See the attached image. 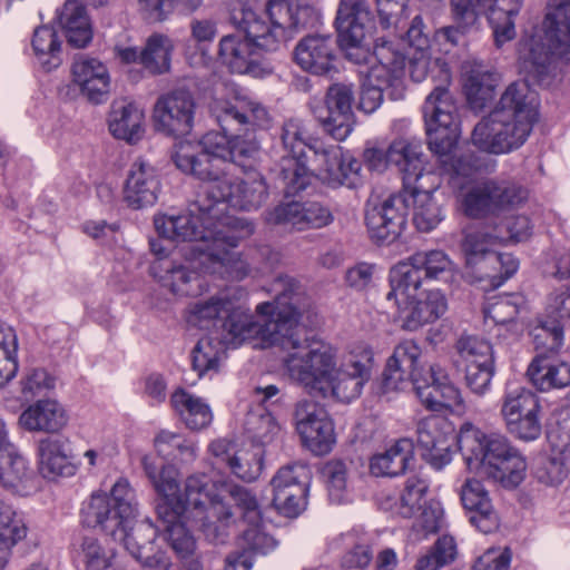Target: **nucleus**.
Masks as SVG:
<instances>
[{
  "instance_id": "f257e3e1",
  "label": "nucleus",
  "mask_w": 570,
  "mask_h": 570,
  "mask_svg": "<svg viewBox=\"0 0 570 570\" xmlns=\"http://www.w3.org/2000/svg\"><path fill=\"white\" fill-rule=\"evenodd\" d=\"M267 197L265 177L249 167L240 179L228 173L203 184L187 212L158 214L154 217V225L157 233L170 239L213 240L207 257L214 261L215 269L244 279L249 275V265L235 248L254 233V227L247 220L225 216L220 206L228 204L236 209L250 212L258 209Z\"/></svg>"
},
{
  "instance_id": "cd10ccee",
  "label": "nucleus",
  "mask_w": 570,
  "mask_h": 570,
  "mask_svg": "<svg viewBox=\"0 0 570 570\" xmlns=\"http://www.w3.org/2000/svg\"><path fill=\"white\" fill-rule=\"evenodd\" d=\"M336 41L328 35H307L294 49V60L304 70L323 76L334 69Z\"/></svg>"
},
{
  "instance_id": "393cba45",
  "label": "nucleus",
  "mask_w": 570,
  "mask_h": 570,
  "mask_svg": "<svg viewBox=\"0 0 570 570\" xmlns=\"http://www.w3.org/2000/svg\"><path fill=\"white\" fill-rule=\"evenodd\" d=\"M265 219L268 224L305 230L325 227L333 222L334 216L328 207L317 202H289L266 212Z\"/></svg>"
},
{
  "instance_id": "7c9ffc66",
  "label": "nucleus",
  "mask_w": 570,
  "mask_h": 570,
  "mask_svg": "<svg viewBox=\"0 0 570 570\" xmlns=\"http://www.w3.org/2000/svg\"><path fill=\"white\" fill-rule=\"evenodd\" d=\"M439 185L438 179L420 183L404 189L403 196L406 200V208L412 206L413 223L420 232H431L444 217L442 206L434 196Z\"/></svg>"
},
{
  "instance_id": "774afa93",
  "label": "nucleus",
  "mask_w": 570,
  "mask_h": 570,
  "mask_svg": "<svg viewBox=\"0 0 570 570\" xmlns=\"http://www.w3.org/2000/svg\"><path fill=\"white\" fill-rule=\"evenodd\" d=\"M81 551L86 570H112L115 553L112 549L102 547L97 539L85 538Z\"/></svg>"
},
{
  "instance_id": "6ab92c4d",
  "label": "nucleus",
  "mask_w": 570,
  "mask_h": 570,
  "mask_svg": "<svg viewBox=\"0 0 570 570\" xmlns=\"http://www.w3.org/2000/svg\"><path fill=\"white\" fill-rule=\"evenodd\" d=\"M281 139L289 153L281 163V178L286 194L294 195L304 190L311 183V174L302 161L305 147H311L312 137L301 119H288L282 127Z\"/></svg>"
},
{
  "instance_id": "79ce46f5",
  "label": "nucleus",
  "mask_w": 570,
  "mask_h": 570,
  "mask_svg": "<svg viewBox=\"0 0 570 570\" xmlns=\"http://www.w3.org/2000/svg\"><path fill=\"white\" fill-rule=\"evenodd\" d=\"M58 23L67 41L75 48H85L92 39V28L86 8L78 0H67L58 13Z\"/></svg>"
},
{
  "instance_id": "a18cd8bd",
  "label": "nucleus",
  "mask_w": 570,
  "mask_h": 570,
  "mask_svg": "<svg viewBox=\"0 0 570 570\" xmlns=\"http://www.w3.org/2000/svg\"><path fill=\"white\" fill-rule=\"evenodd\" d=\"M28 528L22 514L11 504L0 501V569L11 554V549L27 537Z\"/></svg>"
},
{
  "instance_id": "473e14b6",
  "label": "nucleus",
  "mask_w": 570,
  "mask_h": 570,
  "mask_svg": "<svg viewBox=\"0 0 570 570\" xmlns=\"http://www.w3.org/2000/svg\"><path fill=\"white\" fill-rule=\"evenodd\" d=\"M315 163L320 178L328 186H353L361 169L360 163L344 154L338 146L316 149Z\"/></svg>"
},
{
  "instance_id": "c756f323",
  "label": "nucleus",
  "mask_w": 570,
  "mask_h": 570,
  "mask_svg": "<svg viewBox=\"0 0 570 570\" xmlns=\"http://www.w3.org/2000/svg\"><path fill=\"white\" fill-rule=\"evenodd\" d=\"M71 75L73 85L90 102L101 104L108 99L110 75L100 60L79 56L71 66Z\"/></svg>"
},
{
  "instance_id": "4d7b16f0",
  "label": "nucleus",
  "mask_w": 570,
  "mask_h": 570,
  "mask_svg": "<svg viewBox=\"0 0 570 570\" xmlns=\"http://www.w3.org/2000/svg\"><path fill=\"white\" fill-rule=\"evenodd\" d=\"M425 279L446 281L453 277L456 266L450 256L440 249L420 250L413 254Z\"/></svg>"
},
{
  "instance_id": "c03bdc74",
  "label": "nucleus",
  "mask_w": 570,
  "mask_h": 570,
  "mask_svg": "<svg viewBox=\"0 0 570 570\" xmlns=\"http://www.w3.org/2000/svg\"><path fill=\"white\" fill-rule=\"evenodd\" d=\"M170 403L181 421L190 430L207 428L213 421L210 406L199 396L179 389L171 394Z\"/></svg>"
},
{
  "instance_id": "58836bf2",
  "label": "nucleus",
  "mask_w": 570,
  "mask_h": 570,
  "mask_svg": "<svg viewBox=\"0 0 570 570\" xmlns=\"http://www.w3.org/2000/svg\"><path fill=\"white\" fill-rule=\"evenodd\" d=\"M423 279L424 274L414 262V256H409L391 268V289L386 294V299L393 301L397 308H402L404 301L412 299L419 293Z\"/></svg>"
},
{
  "instance_id": "0eeeda50",
  "label": "nucleus",
  "mask_w": 570,
  "mask_h": 570,
  "mask_svg": "<svg viewBox=\"0 0 570 570\" xmlns=\"http://www.w3.org/2000/svg\"><path fill=\"white\" fill-rule=\"evenodd\" d=\"M458 444L470 470L479 471L509 488L522 482L525 460L505 435L495 432L485 434L466 422L460 429Z\"/></svg>"
},
{
  "instance_id": "f3484780",
  "label": "nucleus",
  "mask_w": 570,
  "mask_h": 570,
  "mask_svg": "<svg viewBox=\"0 0 570 570\" xmlns=\"http://www.w3.org/2000/svg\"><path fill=\"white\" fill-rule=\"evenodd\" d=\"M539 396L527 387H515L504 393L500 414L507 431L515 439L531 442L542 433Z\"/></svg>"
},
{
  "instance_id": "6e6d98bb",
  "label": "nucleus",
  "mask_w": 570,
  "mask_h": 570,
  "mask_svg": "<svg viewBox=\"0 0 570 570\" xmlns=\"http://www.w3.org/2000/svg\"><path fill=\"white\" fill-rule=\"evenodd\" d=\"M312 111L324 132L337 141H344L352 134L356 124L354 114L337 111L325 105L314 107Z\"/></svg>"
},
{
  "instance_id": "39448f33",
  "label": "nucleus",
  "mask_w": 570,
  "mask_h": 570,
  "mask_svg": "<svg viewBox=\"0 0 570 570\" xmlns=\"http://www.w3.org/2000/svg\"><path fill=\"white\" fill-rule=\"evenodd\" d=\"M537 120L535 94L525 80L515 81L504 90L497 107L474 126L471 141L481 151L508 154L527 141Z\"/></svg>"
},
{
  "instance_id": "ea45409f",
  "label": "nucleus",
  "mask_w": 570,
  "mask_h": 570,
  "mask_svg": "<svg viewBox=\"0 0 570 570\" xmlns=\"http://www.w3.org/2000/svg\"><path fill=\"white\" fill-rule=\"evenodd\" d=\"M428 490L429 483L424 478L411 475L407 478L399 499L391 493L382 492L377 500L382 510L393 511L403 518H412L416 510H420L426 502L424 497Z\"/></svg>"
},
{
  "instance_id": "1a4fd4ad",
  "label": "nucleus",
  "mask_w": 570,
  "mask_h": 570,
  "mask_svg": "<svg viewBox=\"0 0 570 570\" xmlns=\"http://www.w3.org/2000/svg\"><path fill=\"white\" fill-rule=\"evenodd\" d=\"M210 111L224 131H236L232 135V147L228 163L237 164L248 170L253 166L246 161L254 160L259 153V140L255 132L271 126L268 110L258 101L236 95L233 99L216 98Z\"/></svg>"
},
{
  "instance_id": "e2e57ef3",
  "label": "nucleus",
  "mask_w": 570,
  "mask_h": 570,
  "mask_svg": "<svg viewBox=\"0 0 570 570\" xmlns=\"http://www.w3.org/2000/svg\"><path fill=\"white\" fill-rule=\"evenodd\" d=\"M535 354H558L563 344V326L558 320L540 321L531 331Z\"/></svg>"
},
{
  "instance_id": "c9c22d12",
  "label": "nucleus",
  "mask_w": 570,
  "mask_h": 570,
  "mask_svg": "<svg viewBox=\"0 0 570 570\" xmlns=\"http://www.w3.org/2000/svg\"><path fill=\"white\" fill-rule=\"evenodd\" d=\"M400 311H406L403 318V328L416 331L425 324L439 320L448 309L445 295L439 291L417 293L412 299L404 301Z\"/></svg>"
},
{
  "instance_id": "4c0bfd02",
  "label": "nucleus",
  "mask_w": 570,
  "mask_h": 570,
  "mask_svg": "<svg viewBox=\"0 0 570 570\" xmlns=\"http://www.w3.org/2000/svg\"><path fill=\"white\" fill-rule=\"evenodd\" d=\"M39 471L43 478L56 480L60 476H71L76 466L70 461L67 440L60 438H43L38 442Z\"/></svg>"
},
{
  "instance_id": "423d86ee",
  "label": "nucleus",
  "mask_w": 570,
  "mask_h": 570,
  "mask_svg": "<svg viewBox=\"0 0 570 570\" xmlns=\"http://www.w3.org/2000/svg\"><path fill=\"white\" fill-rule=\"evenodd\" d=\"M224 488L205 473L190 474L184 481L183 489L177 482L174 493L157 503V515L168 521L189 515L208 540L220 541L225 534V523L233 515L222 499Z\"/></svg>"
},
{
  "instance_id": "0e129e2a",
  "label": "nucleus",
  "mask_w": 570,
  "mask_h": 570,
  "mask_svg": "<svg viewBox=\"0 0 570 570\" xmlns=\"http://www.w3.org/2000/svg\"><path fill=\"white\" fill-rule=\"evenodd\" d=\"M141 462L146 475L159 495V502H163L166 497L171 495L177 489V470L171 465L163 464L158 466L149 456H145Z\"/></svg>"
},
{
  "instance_id": "7ed1b4c3",
  "label": "nucleus",
  "mask_w": 570,
  "mask_h": 570,
  "mask_svg": "<svg viewBox=\"0 0 570 570\" xmlns=\"http://www.w3.org/2000/svg\"><path fill=\"white\" fill-rule=\"evenodd\" d=\"M298 289L293 278L279 276L273 284L275 298L259 303L255 308L256 315L236 307L228 292L196 303L190 314L199 326L226 315L222 334L225 343L233 348L244 344L259 350L279 346L286 332L299 321L301 314L296 307Z\"/></svg>"
},
{
  "instance_id": "9d476101",
  "label": "nucleus",
  "mask_w": 570,
  "mask_h": 570,
  "mask_svg": "<svg viewBox=\"0 0 570 570\" xmlns=\"http://www.w3.org/2000/svg\"><path fill=\"white\" fill-rule=\"evenodd\" d=\"M439 82L423 105L428 144L438 156L444 171L466 175L474 165L463 164L466 155H458L456 144L461 134L456 104L446 88Z\"/></svg>"
},
{
  "instance_id": "338daca9",
  "label": "nucleus",
  "mask_w": 570,
  "mask_h": 570,
  "mask_svg": "<svg viewBox=\"0 0 570 570\" xmlns=\"http://www.w3.org/2000/svg\"><path fill=\"white\" fill-rule=\"evenodd\" d=\"M455 347L465 366L494 362L492 346L483 338L462 336Z\"/></svg>"
},
{
  "instance_id": "20e7f679",
  "label": "nucleus",
  "mask_w": 570,
  "mask_h": 570,
  "mask_svg": "<svg viewBox=\"0 0 570 570\" xmlns=\"http://www.w3.org/2000/svg\"><path fill=\"white\" fill-rule=\"evenodd\" d=\"M297 325L291 326L278 346L285 375L309 394L341 402L358 397L371 376L370 357L365 362L351 357L337 367L335 348L305 335Z\"/></svg>"
},
{
  "instance_id": "de8ad7c7",
  "label": "nucleus",
  "mask_w": 570,
  "mask_h": 570,
  "mask_svg": "<svg viewBox=\"0 0 570 570\" xmlns=\"http://www.w3.org/2000/svg\"><path fill=\"white\" fill-rule=\"evenodd\" d=\"M228 492L234 503L243 511L244 519L252 525L244 532L245 539L250 541L253 551H259L261 543L271 541V539L257 530L262 512L256 497L249 490L238 485L232 487Z\"/></svg>"
},
{
  "instance_id": "37998d69",
  "label": "nucleus",
  "mask_w": 570,
  "mask_h": 570,
  "mask_svg": "<svg viewBox=\"0 0 570 570\" xmlns=\"http://www.w3.org/2000/svg\"><path fill=\"white\" fill-rule=\"evenodd\" d=\"M414 445L409 439H400L384 452L372 456L370 471L375 476H395L403 473L413 460Z\"/></svg>"
},
{
  "instance_id": "8fccbe9b",
  "label": "nucleus",
  "mask_w": 570,
  "mask_h": 570,
  "mask_svg": "<svg viewBox=\"0 0 570 570\" xmlns=\"http://www.w3.org/2000/svg\"><path fill=\"white\" fill-rule=\"evenodd\" d=\"M31 47L38 62L43 69L50 71L61 65V47L57 31L49 26H41L35 29Z\"/></svg>"
},
{
  "instance_id": "680f3d73",
  "label": "nucleus",
  "mask_w": 570,
  "mask_h": 570,
  "mask_svg": "<svg viewBox=\"0 0 570 570\" xmlns=\"http://www.w3.org/2000/svg\"><path fill=\"white\" fill-rule=\"evenodd\" d=\"M431 382H436L440 386L441 410L449 409L456 414L465 412V403L461 391L450 381L446 371L438 363L430 365Z\"/></svg>"
},
{
  "instance_id": "2f4dec72",
  "label": "nucleus",
  "mask_w": 570,
  "mask_h": 570,
  "mask_svg": "<svg viewBox=\"0 0 570 570\" xmlns=\"http://www.w3.org/2000/svg\"><path fill=\"white\" fill-rule=\"evenodd\" d=\"M463 508L470 512V522L482 533H491L500 525V519L494 510L488 490L481 481L469 478L460 489Z\"/></svg>"
},
{
  "instance_id": "603ef678",
  "label": "nucleus",
  "mask_w": 570,
  "mask_h": 570,
  "mask_svg": "<svg viewBox=\"0 0 570 570\" xmlns=\"http://www.w3.org/2000/svg\"><path fill=\"white\" fill-rule=\"evenodd\" d=\"M174 45L169 37L161 33L151 35L140 50V63L154 75H161L170 69V56Z\"/></svg>"
},
{
  "instance_id": "dca6fc26",
  "label": "nucleus",
  "mask_w": 570,
  "mask_h": 570,
  "mask_svg": "<svg viewBox=\"0 0 570 570\" xmlns=\"http://www.w3.org/2000/svg\"><path fill=\"white\" fill-rule=\"evenodd\" d=\"M522 0H451L453 21L462 27H473L480 12H487L497 47L515 37L514 17Z\"/></svg>"
},
{
  "instance_id": "412c9836",
  "label": "nucleus",
  "mask_w": 570,
  "mask_h": 570,
  "mask_svg": "<svg viewBox=\"0 0 570 570\" xmlns=\"http://www.w3.org/2000/svg\"><path fill=\"white\" fill-rule=\"evenodd\" d=\"M311 471L305 464H293L278 470L272 479L273 505L288 518L305 509Z\"/></svg>"
},
{
  "instance_id": "ddd939ff",
  "label": "nucleus",
  "mask_w": 570,
  "mask_h": 570,
  "mask_svg": "<svg viewBox=\"0 0 570 570\" xmlns=\"http://www.w3.org/2000/svg\"><path fill=\"white\" fill-rule=\"evenodd\" d=\"M232 131L208 132L199 142L181 141L176 146L173 159L184 173L205 183L228 174Z\"/></svg>"
},
{
  "instance_id": "864d4df0",
  "label": "nucleus",
  "mask_w": 570,
  "mask_h": 570,
  "mask_svg": "<svg viewBox=\"0 0 570 570\" xmlns=\"http://www.w3.org/2000/svg\"><path fill=\"white\" fill-rule=\"evenodd\" d=\"M409 72L415 82L423 81L429 75L438 83L449 85L451 81L448 65L439 58H432L428 50L413 51L410 55Z\"/></svg>"
},
{
  "instance_id": "f8f14e48",
  "label": "nucleus",
  "mask_w": 570,
  "mask_h": 570,
  "mask_svg": "<svg viewBox=\"0 0 570 570\" xmlns=\"http://www.w3.org/2000/svg\"><path fill=\"white\" fill-rule=\"evenodd\" d=\"M373 56L376 62L371 67L360 94L358 109L372 114L383 102L384 92L392 100L405 95V56L394 43L383 38L376 40Z\"/></svg>"
},
{
  "instance_id": "f03ea898",
  "label": "nucleus",
  "mask_w": 570,
  "mask_h": 570,
  "mask_svg": "<svg viewBox=\"0 0 570 570\" xmlns=\"http://www.w3.org/2000/svg\"><path fill=\"white\" fill-rule=\"evenodd\" d=\"M234 19L245 36H224L219 41V59L232 72L264 77L273 69L262 59L261 51L278 50L298 31L314 26L317 12L306 0H268L264 16L243 8L240 17Z\"/></svg>"
},
{
  "instance_id": "bf43d9fd",
  "label": "nucleus",
  "mask_w": 570,
  "mask_h": 570,
  "mask_svg": "<svg viewBox=\"0 0 570 570\" xmlns=\"http://www.w3.org/2000/svg\"><path fill=\"white\" fill-rule=\"evenodd\" d=\"M328 498L333 503L341 504L350 500L348 468L341 460H331L323 468Z\"/></svg>"
},
{
  "instance_id": "aec40b11",
  "label": "nucleus",
  "mask_w": 570,
  "mask_h": 570,
  "mask_svg": "<svg viewBox=\"0 0 570 570\" xmlns=\"http://www.w3.org/2000/svg\"><path fill=\"white\" fill-rule=\"evenodd\" d=\"M507 235L498 230V225L481 224L463 230L460 249L465 265L478 281L495 276L490 272V256L494 255L495 246L503 244Z\"/></svg>"
},
{
  "instance_id": "2eb2a0df",
  "label": "nucleus",
  "mask_w": 570,
  "mask_h": 570,
  "mask_svg": "<svg viewBox=\"0 0 570 570\" xmlns=\"http://www.w3.org/2000/svg\"><path fill=\"white\" fill-rule=\"evenodd\" d=\"M136 494L129 481L120 478L111 488L110 497L92 494L82 509L83 523L105 532H117L119 525H130L136 518Z\"/></svg>"
},
{
  "instance_id": "5fc2aeb1",
  "label": "nucleus",
  "mask_w": 570,
  "mask_h": 570,
  "mask_svg": "<svg viewBox=\"0 0 570 570\" xmlns=\"http://www.w3.org/2000/svg\"><path fill=\"white\" fill-rule=\"evenodd\" d=\"M303 444L316 455L327 454L334 443V425L328 414L316 420L314 424L297 431Z\"/></svg>"
},
{
  "instance_id": "49530a36",
  "label": "nucleus",
  "mask_w": 570,
  "mask_h": 570,
  "mask_svg": "<svg viewBox=\"0 0 570 570\" xmlns=\"http://www.w3.org/2000/svg\"><path fill=\"white\" fill-rule=\"evenodd\" d=\"M116 541L124 543L125 548L136 559L144 552L154 550V540L157 535L156 528L147 520L134 522L130 525H119L117 532H106Z\"/></svg>"
},
{
  "instance_id": "13d9d810",
  "label": "nucleus",
  "mask_w": 570,
  "mask_h": 570,
  "mask_svg": "<svg viewBox=\"0 0 570 570\" xmlns=\"http://www.w3.org/2000/svg\"><path fill=\"white\" fill-rule=\"evenodd\" d=\"M155 446L160 456L168 461L189 462L196 456V446L183 435L161 431L155 439Z\"/></svg>"
},
{
  "instance_id": "e433bc0d",
  "label": "nucleus",
  "mask_w": 570,
  "mask_h": 570,
  "mask_svg": "<svg viewBox=\"0 0 570 570\" xmlns=\"http://www.w3.org/2000/svg\"><path fill=\"white\" fill-rule=\"evenodd\" d=\"M68 423L63 406L51 399L38 400L22 411L19 424L28 432L57 433Z\"/></svg>"
},
{
  "instance_id": "6e6552de",
  "label": "nucleus",
  "mask_w": 570,
  "mask_h": 570,
  "mask_svg": "<svg viewBox=\"0 0 570 570\" xmlns=\"http://www.w3.org/2000/svg\"><path fill=\"white\" fill-rule=\"evenodd\" d=\"M542 35L522 39L518 48L521 73L540 80L553 57L570 62V0H550Z\"/></svg>"
},
{
  "instance_id": "09e8293b",
  "label": "nucleus",
  "mask_w": 570,
  "mask_h": 570,
  "mask_svg": "<svg viewBox=\"0 0 570 570\" xmlns=\"http://www.w3.org/2000/svg\"><path fill=\"white\" fill-rule=\"evenodd\" d=\"M165 524L167 540L176 554L186 561L189 570H202L200 562L193 558L196 549V542L189 530L186 528V521L193 520L191 517L185 515L181 518L168 521L165 518H159Z\"/></svg>"
},
{
  "instance_id": "4468645a",
  "label": "nucleus",
  "mask_w": 570,
  "mask_h": 570,
  "mask_svg": "<svg viewBox=\"0 0 570 570\" xmlns=\"http://www.w3.org/2000/svg\"><path fill=\"white\" fill-rule=\"evenodd\" d=\"M158 235L161 237L159 233ZM163 238L171 240L164 236ZM173 240L178 242L177 239ZM185 242L200 243L197 247L199 252L197 256L186 259L185 263L158 262L154 263L150 267L153 276L159 281L163 287L178 297L198 296L203 294L207 287L203 276L197 271L199 267L206 273L218 274L222 277L237 281L222 271H216L214 261L207 257L213 240L186 239Z\"/></svg>"
},
{
  "instance_id": "9b49d317",
  "label": "nucleus",
  "mask_w": 570,
  "mask_h": 570,
  "mask_svg": "<svg viewBox=\"0 0 570 570\" xmlns=\"http://www.w3.org/2000/svg\"><path fill=\"white\" fill-rule=\"evenodd\" d=\"M463 164L474 165L469 174H455L453 170L445 171L450 175V184L459 188L458 195L463 212L470 217H481L488 214H495L502 210L512 209L521 205L528 197L527 190L520 185L510 180H483L469 186L463 185V179L480 168L472 155L463 158Z\"/></svg>"
},
{
  "instance_id": "69168bd1",
  "label": "nucleus",
  "mask_w": 570,
  "mask_h": 570,
  "mask_svg": "<svg viewBox=\"0 0 570 570\" xmlns=\"http://www.w3.org/2000/svg\"><path fill=\"white\" fill-rule=\"evenodd\" d=\"M235 476L252 482L263 470V451L259 446L243 448L228 469Z\"/></svg>"
},
{
  "instance_id": "f704fd0d",
  "label": "nucleus",
  "mask_w": 570,
  "mask_h": 570,
  "mask_svg": "<svg viewBox=\"0 0 570 570\" xmlns=\"http://www.w3.org/2000/svg\"><path fill=\"white\" fill-rule=\"evenodd\" d=\"M37 478L28 460L12 444L0 453V484L19 495L37 489Z\"/></svg>"
},
{
  "instance_id": "3c124183",
  "label": "nucleus",
  "mask_w": 570,
  "mask_h": 570,
  "mask_svg": "<svg viewBox=\"0 0 570 570\" xmlns=\"http://www.w3.org/2000/svg\"><path fill=\"white\" fill-rule=\"evenodd\" d=\"M226 347H233L225 343L224 337L208 335L202 337L191 352L193 368L198 373V376H204L207 373H216L219 363L225 355Z\"/></svg>"
},
{
  "instance_id": "72a5a7b5",
  "label": "nucleus",
  "mask_w": 570,
  "mask_h": 570,
  "mask_svg": "<svg viewBox=\"0 0 570 570\" xmlns=\"http://www.w3.org/2000/svg\"><path fill=\"white\" fill-rule=\"evenodd\" d=\"M525 375L539 391L548 392L570 385V364L556 353L535 354Z\"/></svg>"
},
{
  "instance_id": "a19ab883",
  "label": "nucleus",
  "mask_w": 570,
  "mask_h": 570,
  "mask_svg": "<svg viewBox=\"0 0 570 570\" xmlns=\"http://www.w3.org/2000/svg\"><path fill=\"white\" fill-rule=\"evenodd\" d=\"M144 111L137 105L116 101L108 118L109 130L118 139L135 142L144 135Z\"/></svg>"
},
{
  "instance_id": "c85d7f7f",
  "label": "nucleus",
  "mask_w": 570,
  "mask_h": 570,
  "mask_svg": "<svg viewBox=\"0 0 570 570\" xmlns=\"http://www.w3.org/2000/svg\"><path fill=\"white\" fill-rule=\"evenodd\" d=\"M386 157L403 173L404 189L420 183L438 180L434 173L425 170L422 146L417 140H394L386 150Z\"/></svg>"
},
{
  "instance_id": "a878e982",
  "label": "nucleus",
  "mask_w": 570,
  "mask_h": 570,
  "mask_svg": "<svg viewBox=\"0 0 570 570\" xmlns=\"http://www.w3.org/2000/svg\"><path fill=\"white\" fill-rule=\"evenodd\" d=\"M417 443L423 449L422 456L440 470L451 461L452 429L442 416L429 415L417 423Z\"/></svg>"
},
{
  "instance_id": "4be33fe9",
  "label": "nucleus",
  "mask_w": 570,
  "mask_h": 570,
  "mask_svg": "<svg viewBox=\"0 0 570 570\" xmlns=\"http://www.w3.org/2000/svg\"><path fill=\"white\" fill-rule=\"evenodd\" d=\"M195 100L187 90H175L158 98L154 107L156 130L168 136H181L191 130Z\"/></svg>"
},
{
  "instance_id": "b1692460",
  "label": "nucleus",
  "mask_w": 570,
  "mask_h": 570,
  "mask_svg": "<svg viewBox=\"0 0 570 570\" xmlns=\"http://www.w3.org/2000/svg\"><path fill=\"white\" fill-rule=\"evenodd\" d=\"M422 350L413 340L400 342L389 357L383 372V391H399L410 386L414 379L422 376L428 368L421 365Z\"/></svg>"
},
{
  "instance_id": "5701e85b",
  "label": "nucleus",
  "mask_w": 570,
  "mask_h": 570,
  "mask_svg": "<svg viewBox=\"0 0 570 570\" xmlns=\"http://www.w3.org/2000/svg\"><path fill=\"white\" fill-rule=\"evenodd\" d=\"M365 223L371 238L390 244L399 238L406 225V200L403 194L391 195L381 204L368 203Z\"/></svg>"
},
{
  "instance_id": "a211bd4d",
  "label": "nucleus",
  "mask_w": 570,
  "mask_h": 570,
  "mask_svg": "<svg viewBox=\"0 0 570 570\" xmlns=\"http://www.w3.org/2000/svg\"><path fill=\"white\" fill-rule=\"evenodd\" d=\"M371 23L372 16L366 0H340L335 18L338 43L346 58L354 63L368 61L370 52L364 40Z\"/></svg>"
},
{
  "instance_id": "052dcab7",
  "label": "nucleus",
  "mask_w": 570,
  "mask_h": 570,
  "mask_svg": "<svg viewBox=\"0 0 570 570\" xmlns=\"http://www.w3.org/2000/svg\"><path fill=\"white\" fill-rule=\"evenodd\" d=\"M464 91L473 109H483L494 96L492 76L488 72L472 70L466 76Z\"/></svg>"
},
{
  "instance_id": "bb28decb",
  "label": "nucleus",
  "mask_w": 570,
  "mask_h": 570,
  "mask_svg": "<svg viewBox=\"0 0 570 570\" xmlns=\"http://www.w3.org/2000/svg\"><path fill=\"white\" fill-rule=\"evenodd\" d=\"M160 191V179L154 166L138 159L128 170L124 186V200L132 209H141L156 204Z\"/></svg>"
}]
</instances>
